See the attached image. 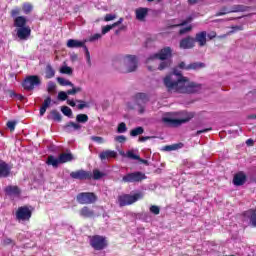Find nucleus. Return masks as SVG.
I'll return each mask as SVG.
<instances>
[{"label":"nucleus","mask_w":256,"mask_h":256,"mask_svg":"<svg viewBox=\"0 0 256 256\" xmlns=\"http://www.w3.org/2000/svg\"><path fill=\"white\" fill-rule=\"evenodd\" d=\"M164 85L170 93H199L201 85L191 82L177 71L164 78Z\"/></svg>","instance_id":"f257e3e1"},{"label":"nucleus","mask_w":256,"mask_h":256,"mask_svg":"<svg viewBox=\"0 0 256 256\" xmlns=\"http://www.w3.org/2000/svg\"><path fill=\"white\" fill-rule=\"evenodd\" d=\"M171 53V48L166 47L159 53L150 56L146 61L149 71H155L156 69L163 71V69H167L171 65V61L169 60Z\"/></svg>","instance_id":"f03ea898"},{"label":"nucleus","mask_w":256,"mask_h":256,"mask_svg":"<svg viewBox=\"0 0 256 256\" xmlns=\"http://www.w3.org/2000/svg\"><path fill=\"white\" fill-rule=\"evenodd\" d=\"M174 117L165 116L162 118L163 123H167L171 127H179L185 123H189L195 117V112L181 111L173 113Z\"/></svg>","instance_id":"7ed1b4c3"},{"label":"nucleus","mask_w":256,"mask_h":256,"mask_svg":"<svg viewBox=\"0 0 256 256\" xmlns=\"http://www.w3.org/2000/svg\"><path fill=\"white\" fill-rule=\"evenodd\" d=\"M139 199H143V193L141 192L134 195L122 194L118 196V205L119 207H127V205H133V203H137Z\"/></svg>","instance_id":"20e7f679"},{"label":"nucleus","mask_w":256,"mask_h":256,"mask_svg":"<svg viewBox=\"0 0 256 256\" xmlns=\"http://www.w3.org/2000/svg\"><path fill=\"white\" fill-rule=\"evenodd\" d=\"M139 61L136 56L127 55L123 58V65L125 67L124 73H133L137 70V64Z\"/></svg>","instance_id":"39448f33"},{"label":"nucleus","mask_w":256,"mask_h":256,"mask_svg":"<svg viewBox=\"0 0 256 256\" xmlns=\"http://www.w3.org/2000/svg\"><path fill=\"white\" fill-rule=\"evenodd\" d=\"M80 205H91L97 201V195L92 192H82L76 197Z\"/></svg>","instance_id":"423d86ee"},{"label":"nucleus","mask_w":256,"mask_h":256,"mask_svg":"<svg viewBox=\"0 0 256 256\" xmlns=\"http://www.w3.org/2000/svg\"><path fill=\"white\" fill-rule=\"evenodd\" d=\"M90 245L96 251H103L107 247V239L99 235L92 236L90 237Z\"/></svg>","instance_id":"0eeeda50"},{"label":"nucleus","mask_w":256,"mask_h":256,"mask_svg":"<svg viewBox=\"0 0 256 256\" xmlns=\"http://www.w3.org/2000/svg\"><path fill=\"white\" fill-rule=\"evenodd\" d=\"M39 85H41V78L37 75L28 76L23 82V87L26 91H33Z\"/></svg>","instance_id":"6e6552de"},{"label":"nucleus","mask_w":256,"mask_h":256,"mask_svg":"<svg viewBox=\"0 0 256 256\" xmlns=\"http://www.w3.org/2000/svg\"><path fill=\"white\" fill-rule=\"evenodd\" d=\"M145 179H147V176L145 175V173L132 172L123 176L122 181L124 183H140V181H143Z\"/></svg>","instance_id":"1a4fd4ad"},{"label":"nucleus","mask_w":256,"mask_h":256,"mask_svg":"<svg viewBox=\"0 0 256 256\" xmlns=\"http://www.w3.org/2000/svg\"><path fill=\"white\" fill-rule=\"evenodd\" d=\"M32 212L27 206L19 207L16 211V219L18 221H29L31 219Z\"/></svg>","instance_id":"9d476101"},{"label":"nucleus","mask_w":256,"mask_h":256,"mask_svg":"<svg viewBox=\"0 0 256 256\" xmlns=\"http://www.w3.org/2000/svg\"><path fill=\"white\" fill-rule=\"evenodd\" d=\"M16 35L20 41H27L31 37V27L16 28Z\"/></svg>","instance_id":"9b49d317"},{"label":"nucleus","mask_w":256,"mask_h":256,"mask_svg":"<svg viewBox=\"0 0 256 256\" xmlns=\"http://www.w3.org/2000/svg\"><path fill=\"white\" fill-rule=\"evenodd\" d=\"M101 161H111V159H117V152L115 150H104L99 154Z\"/></svg>","instance_id":"f8f14e48"},{"label":"nucleus","mask_w":256,"mask_h":256,"mask_svg":"<svg viewBox=\"0 0 256 256\" xmlns=\"http://www.w3.org/2000/svg\"><path fill=\"white\" fill-rule=\"evenodd\" d=\"M70 177H72V179H79L80 181H83L85 179H91V173L85 170H78L75 172H71Z\"/></svg>","instance_id":"ddd939ff"},{"label":"nucleus","mask_w":256,"mask_h":256,"mask_svg":"<svg viewBox=\"0 0 256 256\" xmlns=\"http://www.w3.org/2000/svg\"><path fill=\"white\" fill-rule=\"evenodd\" d=\"M195 47V38L186 37L180 41V49H193Z\"/></svg>","instance_id":"4468645a"},{"label":"nucleus","mask_w":256,"mask_h":256,"mask_svg":"<svg viewBox=\"0 0 256 256\" xmlns=\"http://www.w3.org/2000/svg\"><path fill=\"white\" fill-rule=\"evenodd\" d=\"M136 101L138 103V111L139 113H145V108L141 105L147 103V95L145 93L136 94Z\"/></svg>","instance_id":"2eb2a0df"},{"label":"nucleus","mask_w":256,"mask_h":256,"mask_svg":"<svg viewBox=\"0 0 256 256\" xmlns=\"http://www.w3.org/2000/svg\"><path fill=\"white\" fill-rule=\"evenodd\" d=\"M194 40L198 43L199 47H205L207 45V32L202 31L197 33Z\"/></svg>","instance_id":"dca6fc26"},{"label":"nucleus","mask_w":256,"mask_h":256,"mask_svg":"<svg viewBox=\"0 0 256 256\" xmlns=\"http://www.w3.org/2000/svg\"><path fill=\"white\" fill-rule=\"evenodd\" d=\"M11 173V166L0 159V177H9Z\"/></svg>","instance_id":"f3484780"},{"label":"nucleus","mask_w":256,"mask_h":256,"mask_svg":"<svg viewBox=\"0 0 256 256\" xmlns=\"http://www.w3.org/2000/svg\"><path fill=\"white\" fill-rule=\"evenodd\" d=\"M4 191L9 197H19L21 195V190L17 186H7Z\"/></svg>","instance_id":"a211bd4d"},{"label":"nucleus","mask_w":256,"mask_h":256,"mask_svg":"<svg viewBox=\"0 0 256 256\" xmlns=\"http://www.w3.org/2000/svg\"><path fill=\"white\" fill-rule=\"evenodd\" d=\"M245 181H247V176L245 175V173L238 172L237 174H235L233 179L234 185L241 186L245 183Z\"/></svg>","instance_id":"6ab92c4d"},{"label":"nucleus","mask_w":256,"mask_h":256,"mask_svg":"<svg viewBox=\"0 0 256 256\" xmlns=\"http://www.w3.org/2000/svg\"><path fill=\"white\" fill-rule=\"evenodd\" d=\"M14 27H16V29L27 27V18L25 16H17L14 18Z\"/></svg>","instance_id":"aec40b11"},{"label":"nucleus","mask_w":256,"mask_h":256,"mask_svg":"<svg viewBox=\"0 0 256 256\" xmlns=\"http://www.w3.org/2000/svg\"><path fill=\"white\" fill-rule=\"evenodd\" d=\"M67 47L68 49H79V47H85V42L75 39H69L67 41Z\"/></svg>","instance_id":"412c9836"},{"label":"nucleus","mask_w":256,"mask_h":256,"mask_svg":"<svg viewBox=\"0 0 256 256\" xmlns=\"http://www.w3.org/2000/svg\"><path fill=\"white\" fill-rule=\"evenodd\" d=\"M135 13H136V19H138V21H144L145 17H147V13H149V9L138 8L136 9Z\"/></svg>","instance_id":"4be33fe9"},{"label":"nucleus","mask_w":256,"mask_h":256,"mask_svg":"<svg viewBox=\"0 0 256 256\" xmlns=\"http://www.w3.org/2000/svg\"><path fill=\"white\" fill-rule=\"evenodd\" d=\"M124 157H127L128 159H133L134 161H141V163H147L146 160L141 159L139 155L135 153L134 150H129L124 154Z\"/></svg>","instance_id":"5701e85b"},{"label":"nucleus","mask_w":256,"mask_h":256,"mask_svg":"<svg viewBox=\"0 0 256 256\" xmlns=\"http://www.w3.org/2000/svg\"><path fill=\"white\" fill-rule=\"evenodd\" d=\"M244 216L250 219L253 227H256V210L250 209L244 213Z\"/></svg>","instance_id":"b1692460"},{"label":"nucleus","mask_w":256,"mask_h":256,"mask_svg":"<svg viewBox=\"0 0 256 256\" xmlns=\"http://www.w3.org/2000/svg\"><path fill=\"white\" fill-rule=\"evenodd\" d=\"M58 159L60 161V164L69 163V161H73V154H71V153H61L58 156Z\"/></svg>","instance_id":"393cba45"},{"label":"nucleus","mask_w":256,"mask_h":256,"mask_svg":"<svg viewBox=\"0 0 256 256\" xmlns=\"http://www.w3.org/2000/svg\"><path fill=\"white\" fill-rule=\"evenodd\" d=\"M80 215L81 217H85V218H89V217H93V215H95V212L93 210H91L89 207L84 206L81 210H80Z\"/></svg>","instance_id":"a878e982"},{"label":"nucleus","mask_w":256,"mask_h":256,"mask_svg":"<svg viewBox=\"0 0 256 256\" xmlns=\"http://www.w3.org/2000/svg\"><path fill=\"white\" fill-rule=\"evenodd\" d=\"M46 163L47 165H52V167H55V168L61 165L59 158H56L55 156H48Z\"/></svg>","instance_id":"bb28decb"},{"label":"nucleus","mask_w":256,"mask_h":256,"mask_svg":"<svg viewBox=\"0 0 256 256\" xmlns=\"http://www.w3.org/2000/svg\"><path fill=\"white\" fill-rule=\"evenodd\" d=\"M45 77L46 79H53L55 77V69L49 64L46 66Z\"/></svg>","instance_id":"cd10ccee"},{"label":"nucleus","mask_w":256,"mask_h":256,"mask_svg":"<svg viewBox=\"0 0 256 256\" xmlns=\"http://www.w3.org/2000/svg\"><path fill=\"white\" fill-rule=\"evenodd\" d=\"M59 71L62 75H73V68L67 65L61 66Z\"/></svg>","instance_id":"c85d7f7f"},{"label":"nucleus","mask_w":256,"mask_h":256,"mask_svg":"<svg viewBox=\"0 0 256 256\" xmlns=\"http://www.w3.org/2000/svg\"><path fill=\"white\" fill-rule=\"evenodd\" d=\"M183 143L172 144L164 147V151H177V149H182Z\"/></svg>","instance_id":"c756f323"},{"label":"nucleus","mask_w":256,"mask_h":256,"mask_svg":"<svg viewBox=\"0 0 256 256\" xmlns=\"http://www.w3.org/2000/svg\"><path fill=\"white\" fill-rule=\"evenodd\" d=\"M143 133H145V129H143V127L141 126L134 128L130 131L131 137H137V135H143Z\"/></svg>","instance_id":"7c9ffc66"},{"label":"nucleus","mask_w":256,"mask_h":256,"mask_svg":"<svg viewBox=\"0 0 256 256\" xmlns=\"http://www.w3.org/2000/svg\"><path fill=\"white\" fill-rule=\"evenodd\" d=\"M57 82L59 83V85H61L62 87H73V84L71 83V81L63 78V77H58L57 78Z\"/></svg>","instance_id":"2f4dec72"},{"label":"nucleus","mask_w":256,"mask_h":256,"mask_svg":"<svg viewBox=\"0 0 256 256\" xmlns=\"http://www.w3.org/2000/svg\"><path fill=\"white\" fill-rule=\"evenodd\" d=\"M203 67H205V65L203 63L196 62V63L189 64L186 67V71H189L191 69H194V70L203 69Z\"/></svg>","instance_id":"473e14b6"},{"label":"nucleus","mask_w":256,"mask_h":256,"mask_svg":"<svg viewBox=\"0 0 256 256\" xmlns=\"http://www.w3.org/2000/svg\"><path fill=\"white\" fill-rule=\"evenodd\" d=\"M66 129H68V131H79V129H81V126L78 123L70 122L67 124Z\"/></svg>","instance_id":"72a5a7b5"},{"label":"nucleus","mask_w":256,"mask_h":256,"mask_svg":"<svg viewBox=\"0 0 256 256\" xmlns=\"http://www.w3.org/2000/svg\"><path fill=\"white\" fill-rule=\"evenodd\" d=\"M47 91H48V93H51L52 95H54V93H56L57 85L55 84V82H52V81L48 82Z\"/></svg>","instance_id":"f704fd0d"},{"label":"nucleus","mask_w":256,"mask_h":256,"mask_svg":"<svg viewBox=\"0 0 256 256\" xmlns=\"http://www.w3.org/2000/svg\"><path fill=\"white\" fill-rule=\"evenodd\" d=\"M76 121L78 123H87L89 121V116H87V114H78L76 116Z\"/></svg>","instance_id":"c9c22d12"},{"label":"nucleus","mask_w":256,"mask_h":256,"mask_svg":"<svg viewBox=\"0 0 256 256\" xmlns=\"http://www.w3.org/2000/svg\"><path fill=\"white\" fill-rule=\"evenodd\" d=\"M22 10L26 15H29V13L33 11V5H31V3L26 2L22 5Z\"/></svg>","instance_id":"e433bc0d"},{"label":"nucleus","mask_w":256,"mask_h":256,"mask_svg":"<svg viewBox=\"0 0 256 256\" xmlns=\"http://www.w3.org/2000/svg\"><path fill=\"white\" fill-rule=\"evenodd\" d=\"M239 11H245L244 6H235L232 10H228L226 12H221L220 15H225L226 13H237Z\"/></svg>","instance_id":"4c0bfd02"},{"label":"nucleus","mask_w":256,"mask_h":256,"mask_svg":"<svg viewBox=\"0 0 256 256\" xmlns=\"http://www.w3.org/2000/svg\"><path fill=\"white\" fill-rule=\"evenodd\" d=\"M82 89L81 87H75L74 85L72 86V89L67 90V95H76V93H81Z\"/></svg>","instance_id":"58836bf2"},{"label":"nucleus","mask_w":256,"mask_h":256,"mask_svg":"<svg viewBox=\"0 0 256 256\" xmlns=\"http://www.w3.org/2000/svg\"><path fill=\"white\" fill-rule=\"evenodd\" d=\"M61 111L64 115H66V117H71V115H73V111H71V108L67 107V106H63L61 108Z\"/></svg>","instance_id":"ea45409f"},{"label":"nucleus","mask_w":256,"mask_h":256,"mask_svg":"<svg viewBox=\"0 0 256 256\" xmlns=\"http://www.w3.org/2000/svg\"><path fill=\"white\" fill-rule=\"evenodd\" d=\"M125 131H127V125L125 124V122H122L118 125L117 132L125 133Z\"/></svg>","instance_id":"a19ab883"},{"label":"nucleus","mask_w":256,"mask_h":256,"mask_svg":"<svg viewBox=\"0 0 256 256\" xmlns=\"http://www.w3.org/2000/svg\"><path fill=\"white\" fill-rule=\"evenodd\" d=\"M68 94L65 91H60L58 93V100L59 101H67Z\"/></svg>","instance_id":"79ce46f5"},{"label":"nucleus","mask_w":256,"mask_h":256,"mask_svg":"<svg viewBox=\"0 0 256 256\" xmlns=\"http://www.w3.org/2000/svg\"><path fill=\"white\" fill-rule=\"evenodd\" d=\"M77 103H79L77 105V109H85L86 107H89V105L87 104V102L83 101V100H77Z\"/></svg>","instance_id":"37998d69"},{"label":"nucleus","mask_w":256,"mask_h":256,"mask_svg":"<svg viewBox=\"0 0 256 256\" xmlns=\"http://www.w3.org/2000/svg\"><path fill=\"white\" fill-rule=\"evenodd\" d=\"M160 212L161 209L159 208V206L152 205L150 207V213H153L154 215H159Z\"/></svg>","instance_id":"c03bdc74"},{"label":"nucleus","mask_w":256,"mask_h":256,"mask_svg":"<svg viewBox=\"0 0 256 256\" xmlns=\"http://www.w3.org/2000/svg\"><path fill=\"white\" fill-rule=\"evenodd\" d=\"M105 174H103V172L99 171V170H94L93 171V177L94 179H101V177H104Z\"/></svg>","instance_id":"a18cd8bd"},{"label":"nucleus","mask_w":256,"mask_h":256,"mask_svg":"<svg viewBox=\"0 0 256 256\" xmlns=\"http://www.w3.org/2000/svg\"><path fill=\"white\" fill-rule=\"evenodd\" d=\"M117 19V15L115 14H106V16L104 17V21L109 22V21H113Z\"/></svg>","instance_id":"49530a36"},{"label":"nucleus","mask_w":256,"mask_h":256,"mask_svg":"<svg viewBox=\"0 0 256 256\" xmlns=\"http://www.w3.org/2000/svg\"><path fill=\"white\" fill-rule=\"evenodd\" d=\"M91 140L99 144L105 143V140L103 139V137H99V136H92Z\"/></svg>","instance_id":"de8ad7c7"},{"label":"nucleus","mask_w":256,"mask_h":256,"mask_svg":"<svg viewBox=\"0 0 256 256\" xmlns=\"http://www.w3.org/2000/svg\"><path fill=\"white\" fill-rule=\"evenodd\" d=\"M111 29H113L112 25H106L102 27V35H107V33H109V31H111Z\"/></svg>","instance_id":"09e8293b"},{"label":"nucleus","mask_w":256,"mask_h":256,"mask_svg":"<svg viewBox=\"0 0 256 256\" xmlns=\"http://www.w3.org/2000/svg\"><path fill=\"white\" fill-rule=\"evenodd\" d=\"M20 13H21V9L14 8V9L11 10L10 15H11V17H15L16 18L17 15H20Z\"/></svg>","instance_id":"8fccbe9b"},{"label":"nucleus","mask_w":256,"mask_h":256,"mask_svg":"<svg viewBox=\"0 0 256 256\" xmlns=\"http://www.w3.org/2000/svg\"><path fill=\"white\" fill-rule=\"evenodd\" d=\"M15 125H17V122H15V121L7 122V127H8V129H10V131H15Z\"/></svg>","instance_id":"3c124183"},{"label":"nucleus","mask_w":256,"mask_h":256,"mask_svg":"<svg viewBox=\"0 0 256 256\" xmlns=\"http://www.w3.org/2000/svg\"><path fill=\"white\" fill-rule=\"evenodd\" d=\"M50 105H51V97H47V98L44 100V102H43V104H42V107H44V108L47 109Z\"/></svg>","instance_id":"603ef678"},{"label":"nucleus","mask_w":256,"mask_h":256,"mask_svg":"<svg viewBox=\"0 0 256 256\" xmlns=\"http://www.w3.org/2000/svg\"><path fill=\"white\" fill-rule=\"evenodd\" d=\"M115 141H117L118 143H125V141H127V138L123 135H120L115 137Z\"/></svg>","instance_id":"864d4df0"},{"label":"nucleus","mask_w":256,"mask_h":256,"mask_svg":"<svg viewBox=\"0 0 256 256\" xmlns=\"http://www.w3.org/2000/svg\"><path fill=\"white\" fill-rule=\"evenodd\" d=\"M192 27L191 26H187L185 28L180 29L179 33L180 35H185V33H189V31H191Z\"/></svg>","instance_id":"5fc2aeb1"},{"label":"nucleus","mask_w":256,"mask_h":256,"mask_svg":"<svg viewBox=\"0 0 256 256\" xmlns=\"http://www.w3.org/2000/svg\"><path fill=\"white\" fill-rule=\"evenodd\" d=\"M99 39H101V34H94V35H92V36L89 38V41H90V42H93V41H97V40H99Z\"/></svg>","instance_id":"6e6d98bb"},{"label":"nucleus","mask_w":256,"mask_h":256,"mask_svg":"<svg viewBox=\"0 0 256 256\" xmlns=\"http://www.w3.org/2000/svg\"><path fill=\"white\" fill-rule=\"evenodd\" d=\"M193 21V17H188L185 21H183L182 23L175 25V27H179L181 25H187V23H191Z\"/></svg>","instance_id":"4d7b16f0"},{"label":"nucleus","mask_w":256,"mask_h":256,"mask_svg":"<svg viewBox=\"0 0 256 256\" xmlns=\"http://www.w3.org/2000/svg\"><path fill=\"white\" fill-rule=\"evenodd\" d=\"M206 37H208L210 39H215V37H217V33L212 31V32L206 34Z\"/></svg>","instance_id":"13d9d810"},{"label":"nucleus","mask_w":256,"mask_h":256,"mask_svg":"<svg viewBox=\"0 0 256 256\" xmlns=\"http://www.w3.org/2000/svg\"><path fill=\"white\" fill-rule=\"evenodd\" d=\"M149 139H151V137L149 136H142L138 139V141H140V143H145V141H149Z\"/></svg>","instance_id":"bf43d9fd"},{"label":"nucleus","mask_w":256,"mask_h":256,"mask_svg":"<svg viewBox=\"0 0 256 256\" xmlns=\"http://www.w3.org/2000/svg\"><path fill=\"white\" fill-rule=\"evenodd\" d=\"M121 23H123V18H120L117 22L112 24L113 29H114V27H119V25H121Z\"/></svg>","instance_id":"052dcab7"},{"label":"nucleus","mask_w":256,"mask_h":256,"mask_svg":"<svg viewBox=\"0 0 256 256\" xmlns=\"http://www.w3.org/2000/svg\"><path fill=\"white\" fill-rule=\"evenodd\" d=\"M52 115H54L55 119L61 121V115L57 111H52Z\"/></svg>","instance_id":"680f3d73"},{"label":"nucleus","mask_w":256,"mask_h":256,"mask_svg":"<svg viewBox=\"0 0 256 256\" xmlns=\"http://www.w3.org/2000/svg\"><path fill=\"white\" fill-rule=\"evenodd\" d=\"M4 245H11V243H13V240H11V238H5L3 240Z\"/></svg>","instance_id":"e2e57ef3"},{"label":"nucleus","mask_w":256,"mask_h":256,"mask_svg":"<svg viewBox=\"0 0 256 256\" xmlns=\"http://www.w3.org/2000/svg\"><path fill=\"white\" fill-rule=\"evenodd\" d=\"M10 97H17L20 101L23 99V96L17 95L15 92H11Z\"/></svg>","instance_id":"0e129e2a"},{"label":"nucleus","mask_w":256,"mask_h":256,"mask_svg":"<svg viewBox=\"0 0 256 256\" xmlns=\"http://www.w3.org/2000/svg\"><path fill=\"white\" fill-rule=\"evenodd\" d=\"M207 131H211V128L203 129V130H198L196 132V135H201V133H207Z\"/></svg>","instance_id":"69168bd1"},{"label":"nucleus","mask_w":256,"mask_h":256,"mask_svg":"<svg viewBox=\"0 0 256 256\" xmlns=\"http://www.w3.org/2000/svg\"><path fill=\"white\" fill-rule=\"evenodd\" d=\"M46 111H47V108H45V106H41V108H40V115H41V117H43L45 115Z\"/></svg>","instance_id":"338daca9"},{"label":"nucleus","mask_w":256,"mask_h":256,"mask_svg":"<svg viewBox=\"0 0 256 256\" xmlns=\"http://www.w3.org/2000/svg\"><path fill=\"white\" fill-rule=\"evenodd\" d=\"M67 104L70 105V107H75V101L73 100H67Z\"/></svg>","instance_id":"774afa93"}]
</instances>
